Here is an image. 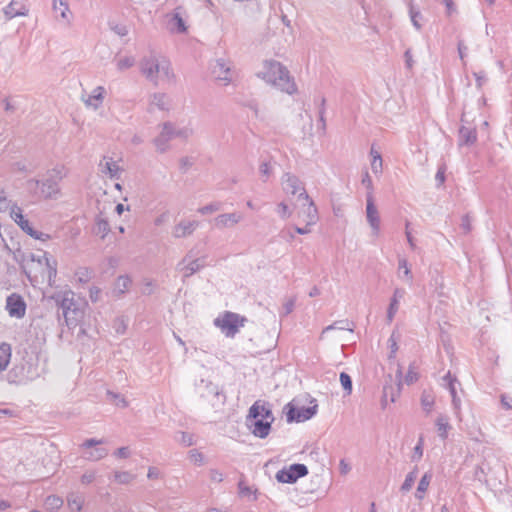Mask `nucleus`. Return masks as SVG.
<instances>
[{"label": "nucleus", "mask_w": 512, "mask_h": 512, "mask_svg": "<svg viewBox=\"0 0 512 512\" xmlns=\"http://www.w3.org/2000/svg\"><path fill=\"white\" fill-rule=\"evenodd\" d=\"M111 30L121 37L128 34V28L123 24L111 25Z\"/></svg>", "instance_id": "obj_59"}, {"label": "nucleus", "mask_w": 512, "mask_h": 512, "mask_svg": "<svg viewBox=\"0 0 512 512\" xmlns=\"http://www.w3.org/2000/svg\"><path fill=\"white\" fill-rule=\"evenodd\" d=\"M405 290L403 288H395L393 292V296L391 298L388 310H387V321L391 323L398 312L399 302L405 295Z\"/></svg>", "instance_id": "obj_22"}, {"label": "nucleus", "mask_w": 512, "mask_h": 512, "mask_svg": "<svg viewBox=\"0 0 512 512\" xmlns=\"http://www.w3.org/2000/svg\"><path fill=\"white\" fill-rule=\"evenodd\" d=\"M131 282L132 281L129 276H127V275L119 276L114 283L113 293L118 296L124 294L126 291H128V289L131 285Z\"/></svg>", "instance_id": "obj_30"}, {"label": "nucleus", "mask_w": 512, "mask_h": 512, "mask_svg": "<svg viewBox=\"0 0 512 512\" xmlns=\"http://www.w3.org/2000/svg\"><path fill=\"white\" fill-rule=\"evenodd\" d=\"M273 422L274 416L269 404L258 400L249 408L245 423L252 435L265 439L270 434Z\"/></svg>", "instance_id": "obj_4"}, {"label": "nucleus", "mask_w": 512, "mask_h": 512, "mask_svg": "<svg viewBox=\"0 0 512 512\" xmlns=\"http://www.w3.org/2000/svg\"><path fill=\"white\" fill-rule=\"evenodd\" d=\"M276 478L282 483H293L296 481L294 475L290 472L289 468L282 469L277 472Z\"/></svg>", "instance_id": "obj_43"}, {"label": "nucleus", "mask_w": 512, "mask_h": 512, "mask_svg": "<svg viewBox=\"0 0 512 512\" xmlns=\"http://www.w3.org/2000/svg\"><path fill=\"white\" fill-rule=\"evenodd\" d=\"M100 172L111 178V179H120L121 173L123 169L120 167L117 161H115L112 157H103V159L99 163Z\"/></svg>", "instance_id": "obj_17"}, {"label": "nucleus", "mask_w": 512, "mask_h": 512, "mask_svg": "<svg viewBox=\"0 0 512 512\" xmlns=\"http://www.w3.org/2000/svg\"><path fill=\"white\" fill-rule=\"evenodd\" d=\"M110 231V226L107 220L98 218L95 223L94 232L101 238H104Z\"/></svg>", "instance_id": "obj_37"}, {"label": "nucleus", "mask_w": 512, "mask_h": 512, "mask_svg": "<svg viewBox=\"0 0 512 512\" xmlns=\"http://www.w3.org/2000/svg\"><path fill=\"white\" fill-rule=\"evenodd\" d=\"M409 16L412 22V25L417 29L420 30L422 28V20L423 16L418 8H416L414 5H409Z\"/></svg>", "instance_id": "obj_33"}, {"label": "nucleus", "mask_w": 512, "mask_h": 512, "mask_svg": "<svg viewBox=\"0 0 512 512\" xmlns=\"http://www.w3.org/2000/svg\"><path fill=\"white\" fill-rule=\"evenodd\" d=\"M180 437L177 438V441L185 447L192 446L195 443L194 436L187 432H180Z\"/></svg>", "instance_id": "obj_48"}, {"label": "nucleus", "mask_w": 512, "mask_h": 512, "mask_svg": "<svg viewBox=\"0 0 512 512\" xmlns=\"http://www.w3.org/2000/svg\"><path fill=\"white\" fill-rule=\"evenodd\" d=\"M361 183L367 189L366 195H370L371 197H374V195H373L374 194L373 182H372V179H371V177H370V175H369V173L367 171L364 172L362 180H361Z\"/></svg>", "instance_id": "obj_47"}, {"label": "nucleus", "mask_w": 512, "mask_h": 512, "mask_svg": "<svg viewBox=\"0 0 512 512\" xmlns=\"http://www.w3.org/2000/svg\"><path fill=\"white\" fill-rule=\"evenodd\" d=\"M418 380V372L413 365L409 366L407 374L405 375L404 382L407 385H411Z\"/></svg>", "instance_id": "obj_50"}, {"label": "nucleus", "mask_w": 512, "mask_h": 512, "mask_svg": "<svg viewBox=\"0 0 512 512\" xmlns=\"http://www.w3.org/2000/svg\"><path fill=\"white\" fill-rule=\"evenodd\" d=\"M442 386L446 388L451 396L458 395L457 387L460 386V382L458 381L455 375H452L450 371H448L442 378Z\"/></svg>", "instance_id": "obj_26"}, {"label": "nucleus", "mask_w": 512, "mask_h": 512, "mask_svg": "<svg viewBox=\"0 0 512 512\" xmlns=\"http://www.w3.org/2000/svg\"><path fill=\"white\" fill-rule=\"evenodd\" d=\"M452 407L454 414L458 419H461V399L458 395L451 396Z\"/></svg>", "instance_id": "obj_52"}, {"label": "nucleus", "mask_w": 512, "mask_h": 512, "mask_svg": "<svg viewBox=\"0 0 512 512\" xmlns=\"http://www.w3.org/2000/svg\"><path fill=\"white\" fill-rule=\"evenodd\" d=\"M5 20L10 21L16 17H26L29 14V8L23 0H11L2 8Z\"/></svg>", "instance_id": "obj_14"}, {"label": "nucleus", "mask_w": 512, "mask_h": 512, "mask_svg": "<svg viewBox=\"0 0 512 512\" xmlns=\"http://www.w3.org/2000/svg\"><path fill=\"white\" fill-rule=\"evenodd\" d=\"M311 406L309 407H300L295 408L293 406H289V410L286 413L288 422H304L311 419L316 413L318 405L316 400L313 399L311 401Z\"/></svg>", "instance_id": "obj_11"}, {"label": "nucleus", "mask_w": 512, "mask_h": 512, "mask_svg": "<svg viewBox=\"0 0 512 512\" xmlns=\"http://www.w3.org/2000/svg\"><path fill=\"white\" fill-rule=\"evenodd\" d=\"M199 223L195 220H181L173 227L172 235L175 238H184L193 234Z\"/></svg>", "instance_id": "obj_19"}, {"label": "nucleus", "mask_w": 512, "mask_h": 512, "mask_svg": "<svg viewBox=\"0 0 512 512\" xmlns=\"http://www.w3.org/2000/svg\"><path fill=\"white\" fill-rule=\"evenodd\" d=\"M222 208V204L220 202H211L205 206H202L200 208H198L197 212L202 214V215H209V214H213L219 210H221Z\"/></svg>", "instance_id": "obj_42"}, {"label": "nucleus", "mask_w": 512, "mask_h": 512, "mask_svg": "<svg viewBox=\"0 0 512 512\" xmlns=\"http://www.w3.org/2000/svg\"><path fill=\"white\" fill-rule=\"evenodd\" d=\"M101 290L98 287H91L89 290V297L92 302H97L100 298Z\"/></svg>", "instance_id": "obj_64"}, {"label": "nucleus", "mask_w": 512, "mask_h": 512, "mask_svg": "<svg viewBox=\"0 0 512 512\" xmlns=\"http://www.w3.org/2000/svg\"><path fill=\"white\" fill-rule=\"evenodd\" d=\"M68 175L64 165H56L48 170L42 180L29 179L26 181V190L33 197L44 200H56L61 197L60 182Z\"/></svg>", "instance_id": "obj_1"}, {"label": "nucleus", "mask_w": 512, "mask_h": 512, "mask_svg": "<svg viewBox=\"0 0 512 512\" xmlns=\"http://www.w3.org/2000/svg\"><path fill=\"white\" fill-rule=\"evenodd\" d=\"M432 480V474L430 472H426L420 479L416 492L415 498L417 500H423L425 498L426 492L429 488V485Z\"/></svg>", "instance_id": "obj_24"}, {"label": "nucleus", "mask_w": 512, "mask_h": 512, "mask_svg": "<svg viewBox=\"0 0 512 512\" xmlns=\"http://www.w3.org/2000/svg\"><path fill=\"white\" fill-rule=\"evenodd\" d=\"M438 435L441 439L445 440L448 437V432L451 429L449 419L446 415H439L435 421Z\"/></svg>", "instance_id": "obj_27"}, {"label": "nucleus", "mask_w": 512, "mask_h": 512, "mask_svg": "<svg viewBox=\"0 0 512 512\" xmlns=\"http://www.w3.org/2000/svg\"><path fill=\"white\" fill-rule=\"evenodd\" d=\"M260 177L263 182H267L273 174V167L270 162L263 161L259 166Z\"/></svg>", "instance_id": "obj_40"}, {"label": "nucleus", "mask_w": 512, "mask_h": 512, "mask_svg": "<svg viewBox=\"0 0 512 512\" xmlns=\"http://www.w3.org/2000/svg\"><path fill=\"white\" fill-rule=\"evenodd\" d=\"M174 139L172 135V123L166 122L162 125L161 131L153 140L156 150L164 153L169 149V142Z\"/></svg>", "instance_id": "obj_16"}, {"label": "nucleus", "mask_w": 512, "mask_h": 512, "mask_svg": "<svg viewBox=\"0 0 512 512\" xmlns=\"http://www.w3.org/2000/svg\"><path fill=\"white\" fill-rule=\"evenodd\" d=\"M460 140L462 144L472 145L476 142L477 136L474 129L461 127L459 130Z\"/></svg>", "instance_id": "obj_32"}, {"label": "nucleus", "mask_w": 512, "mask_h": 512, "mask_svg": "<svg viewBox=\"0 0 512 512\" xmlns=\"http://www.w3.org/2000/svg\"><path fill=\"white\" fill-rule=\"evenodd\" d=\"M96 479V471L89 470L83 473V475L80 478V481L84 485H88L92 483Z\"/></svg>", "instance_id": "obj_53"}, {"label": "nucleus", "mask_w": 512, "mask_h": 512, "mask_svg": "<svg viewBox=\"0 0 512 512\" xmlns=\"http://www.w3.org/2000/svg\"><path fill=\"white\" fill-rule=\"evenodd\" d=\"M340 383H341L343 389L345 390L346 394L350 395L352 393L351 377L347 373L341 372L340 373Z\"/></svg>", "instance_id": "obj_46"}, {"label": "nucleus", "mask_w": 512, "mask_h": 512, "mask_svg": "<svg viewBox=\"0 0 512 512\" xmlns=\"http://www.w3.org/2000/svg\"><path fill=\"white\" fill-rule=\"evenodd\" d=\"M417 475H418V469H417V467H415L412 471H410L406 475L405 480L400 487L401 492L406 493L412 489L414 482L417 478Z\"/></svg>", "instance_id": "obj_34"}, {"label": "nucleus", "mask_w": 512, "mask_h": 512, "mask_svg": "<svg viewBox=\"0 0 512 512\" xmlns=\"http://www.w3.org/2000/svg\"><path fill=\"white\" fill-rule=\"evenodd\" d=\"M44 504L47 510L55 511L63 506V499L57 495H49Z\"/></svg>", "instance_id": "obj_35"}, {"label": "nucleus", "mask_w": 512, "mask_h": 512, "mask_svg": "<svg viewBox=\"0 0 512 512\" xmlns=\"http://www.w3.org/2000/svg\"><path fill=\"white\" fill-rule=\"evenodd\" d=\"M172 135L174 138L188 139L193 135V129L190 127H176L172 124Z\"/></svg>", "instance_id": "obj_38"}, {"label": "nucleus", "mask_w": 512, "mask_h": 512, "mask_svg": "<svg viewBox=\"0 0 512 512\" xmlns=\"http://www.w3.org/2000/svg\"><path fill=\"white\" fill-rule=\"evenodd\" d=\"M461 228L465 233H469L472 230L471 219L468 215L462 217Z\"/></svg>", "instance_id": "obj_61"}, {"label": "nucleus", "mask_w": 512, "mask_h": 512, "mask_svg": "<svg viewBox=\"0 0 512 512\" xmlns=\"http://www.w3.org/2000/svg\"><path fill=\"white\" fill-rule=\"evenodd\" d=\"M256 76L265 83L292 95L297 92V86L288 69L276 60H264Z\"/></svg>", "instance_id": "obj_3"}, {"label": "nucleus", "mask_w": 512, "mask_h": 512, "mask_svg": "<svg viewBox=\"0 0 512 512\" xmlns=\"http://www.w3.org/2000/svg\"><path fill=\"white\" fill-rule=\"evenodd\" d=\"M114 480L119 484H129L134 476L128 471H114Z\"/></svg>", "instance_id": "obj_41"}, {"label": "nucleus", "mask_w": 512, "mask_h": 512, "mask_svg": "<svg viewBox=\"0 0 512 512\" xmlns=\"http://www.w3.org/2000/svg\"><path fill=\"white\" fill-rule=\"evenodd\" d=\"M283 190L291 195L298 194L299 199H303L307 201L308 203V210H307V216H309V224H315L318 216H317V208L313 202V200L310 198V196L307 194L303 183L297 177L296 175L292 173H285L282 176L281 179Z\"/></svg>", "instance_id": "obj_5"}, {"label": "nucleus", "mask_w": 512, "mask_h": 512, "mask_svg": "<svg viewBox=\"0 0 512 512\" xmlns=\"http://www.w3.org/2000/svg\"><path fill=\"white\" fill-rule=\"evenodd\" d=\"M170 107V98L167 94L157 92L149 98V109L150 111L160 110L166 111Z\"/></svg>", "instance_id": "obj_20"}, {"label": "nucleus", "mask_w": 512, "mask_h": 512, "mask_svg": "<svg viewBox=\"0 0 512 512\" xmlns=\"http://www.w3.org/2000/svg\"><path fill=\"white\" fill-rule=\"evenodd\" d=\"M166 27L173 34H183L187 31L186 17L181 7L175 8L166 16Z\"/></svg>", "instance_id": "obj_10"}, {"label": "nucleus", "mask_w": 512, "mask_h": 512, "mask_svg": "<svg viewBox=\"0 0 512 512\" xmlns=\"http://www.w3.org/2000/svg\"><path fill=\"white\" fill-rule=\"evenodd\" d=\"M204 267V262L200 258H193L187 254L178 264L177 271H179L184 278L192 276Z\"/></svg>", "instance_id": "obj_13"}, {"label": "nucleus", "mask_w": 512, "mask_h": 512, "mask_svg": "<svg viewBox=\"0 0 512 512\" xmlns=\"http://www.w3.org/2000/svg\"><path fill=\"white\" fill-rule=\"evenodd\" d=\"M423 456V438L420 437L417 445L414 447L412 459L418 461Z\"/></svg>", "instance_id": "obj_54"}, {"label": "nucleus", "mask_w": 512, "mask_h": 512, "mask_svg": "<svg viewBox=\"0 0 512 512\" xmlns=\"http://www.w3.org/2000/svg\"><path fill=\"white\" fill-rule=\"evenodd\" d=\"M421 406L423 410L429 414L433 410L435 404V396L431 390H424L421 394Z\"/></svg>", "instance_id": "obj_31"}, {"label": "nucleus", "mask_w": 512, "mask_h": 512, "mask_svg": "<svg viewBox=\"0 0 512 512\" xmlns=\"http://www.w3.org/2000/svg\"><path fill=\"white\" fill-rule=\"evenodd\" d=\"M245 318L233 312H225L214 320V325L219 328L226 337H234L239 329L244 326Z\"/></svg>", "instance_id": "obj_6"}, {"label": "nucleus", "mask_w": 512, "mask_h": 512, "mask_svg": "<svg viewBox=\"0 0 512 512\" xmlns=\"http://www.w3.org/2000/svg\"><path fill=\"white\" fill-rule=\"evenodd\" d=\"M105 95V88L103 86H97L90 94L82 95L81 99L88 109L96 111L102 106Z\"/></svg>", "instance_id": "obj_15"}, {"label": "nucleus", "mask_w": 512, "mask_h": 512, "mask_svg": "<svg viewBox=\"0 0 512 512\" xmlns=\"http://www.w3.org/2000/svg\"><path fill=\"white\" fill-rule=\"evenodd\" d=\"M288 468L296 480L308 474V469L304 464H292Z\"/></svg>", "instance_id": "obj_44"}, {"label": "nucleus", "mask_w": 512, "mask_h": 512, "mask_svg": "<svg viewBox=\"0 0 512 512\" xmlns=\"http://www.w3.org/2000/svg\"><path fill=\"white\" fill-rule=\"evenodd\" d=\"M212 72L215 79L223 86H227L232 83L235 76V71L233 70L230 61L224 58H219L215 61Z\"/></svg>", "instance_id": "obj_7"}, {"label": "nucleus", "mask_w": 512, "mask_h": 512, "mask_svg": "<svg viewBox=\"0 0 512 512\" xmlns=\"http://www.w3.org/2000/svg\"><path fill=\"white\" fill-rule=\"evenodd\" d=\"M366 219L371 228L373 237H379L381 233V219L378 208L374 203V197L366 195Z\"/></svg>", "instance_id": "obj_9"}, {"label": "nucleus", "mask_w": 512, "mask_h": 512, "mask_svg": "<svg viewBox=\"0 0 512 512\" xmlns=\"http://www.w3.org/2000/svg\"><path fill=\"white\" fill-rule=\"evenodd\" d=\"M5 308L9 316L16 319L23 318L26 313V303L23 297L16 293L7 297Z\"/></svg>", "instance_id": "obj_12"}, {"label": "nucleus", "mask_w": 512, "mask_h": 512, "mask_svg": "<svg viewBox=\"0 0 512 512\" xmlns=\"http://www.w3.org/2000/svg\"><path fill=\"white\" fill-rule=\"evenodd\" d=\"M79 282L86 283L92 277V272L88 268H79L75 273Z\"/></svg>", "instance_id": "obj_49"}, {"label": "nucleus", "mask_w": 512, "mask_h": 512, "mask_svg": "<svg viewBox=\"0 0 512 512\" xmlns=\"http://www.w3.org/2000/svg\"><path fill=\"white\" fill-rule=\"evenodd\" d=\"M135 58L133 56H123L117 59L116 67L120 71L127 70L135 65Z\"/></svg>", "instance_id": "obj_39"}, {"label": "nucleus", "mask_w": 512, "mask_h": 512, "mask_svg": "<svg viewBox=\"0 0 512 512\" xmlns=\"http://www.w3.org/2000/svg\"><path fill=\"white\" fill-rule=\"evenodd\" d=\"M53 10L56 13V17H60L68 24L70 23L71 12L66 2L63 0H53Z\"/></svg>", "instance_id": "obj_23"}, {"label": "nucleus", "mask_w": 512, "mask_h": 512, "mask_svg": "<svg viewBox=\"0 0 512 512\" xmlns=\"http://www.w3.org/2000/svg\"><path fill=\"white\" fill-rule=\"evenodd\" d=\"M111 397L115 400V404L119 407L126 408L128 406V402L120 395L109 393Z\"/></svg>", "instance_id": "obj_63"}, {"label": "nucleus", "mask_w": 512, "mask_h": 512, "mask_svg": "<svg viewBox=\"0 0 512 512\" xmlns=\"http://www.w3.org/2000/svg\"><path fill=\"white\" fill-rule=\"evenodd\" d=\"M142 75L155 86L169 85L175 80L170 61L157 53H150L140 61Z\"/></svg>", "instance_id": "obj_2"}, {"label": "nucleus", "mask_w": 512, "mask_h": 512, "mask_svg": "<svg viewBox=\"0 0 512 512\" xmlns=\"http://www.w3.org/2000/svg\"><path fill=\"white\" fill-rule=\"evenodd\" d=\"M104 440L100 439H87L81 444V448L85 450L83 457L88 461H99L108 455V450L104 447H95L102 445Z\"/></svg>", "instance_id": "obj_8"}, {"label": "nucleus", "mask_w": 512, "mask_h": 512, "mask_svg": "<svg viewBox=\"0 0 512 512\" xmlns=\"http://www.w3.org/2000/svg\"><path fill=\"white\" fill-rule=\"evenodd\" d=\"M12 350L8 343L0 342V373L6 370L11 360Z\"/></svg>", "instance_id": "obj_25"}, {"label": "nucleus", "mask_w": 512, "mask_h": 512, "mask_svg": "<svg viewBox=\"0 0 512 512\" xmlns=\"http://www.w3.org/2000/svg\"><path fill=\"white\" fill-rule=\"evenodd\" d=\"M295 303H296L295 297H291L283 303L284 315H288L293 311Z\"/></svg>", "instance_id": "obj_57"}, {"label": "nucleus", "mask_w": 512, "mask_h": 512, "mask_svg": "<svg viewBox=\"0 0 512 512\" xmlns=\"http://www.w3.org/2000/svg\"><path fill=\"white\" fill-rule=\"evenodd\" d=\"M243 220L239 212L223 213L214 218V225L218 229L231 228Z\"/></svg>", "instance_id": "obj_18"}, {"label": "nucleus", "mask_w": 512, "mask_h": 512, "mask_svg": "<svg viewBox=\"0 0 512 512\" xmlns=\"http://www.w3.org/2000/svg\"><path fill=\"white\" fill-rule=\"evenodd\" d=\"M13 204L7 199L4 190L0 189V212L11 211Z\"/></svg>", "instance_id": "obj_51"}, {"label": "nucleus", "mask_w": 512, "mask_h": 512, "mask_svg": "<svg viewBox=\"0 0 512 512\" xmlns=\"http://www.w3.org/2000/svg\"><path fill=\"white\" fill-rule=\"evenodd\" d=\"M335 329L353 332V325L348 320L336 321L333 324L325 327L322 331V334Z\"/></svg>", "instance_id": "obj_36"}, {"label": "nucleus", "mask_w": 512, "mask_h": 512, "mask_svg": "<svg viewBox=\"0 0 512 512\" xmlns=\"http://www.w3.org/2000/svg\"><path fill=\"white\" fill-rule=\"evenodd\" d=\"M239 493L242 496H250L256 493V490H253L251 487L245 485L243 482H239Z\"/></svg>", "instance_id": "obj_60"}, {"label": "nucleus", "mask_w": 512, "mask_h": 512, "mask_svg": "<svg viewBox=\"0 0 512 512\" xmlns=\"http://www.w3.org/2000/svg\"><path fill=\"white\" fill-rule=\"evenodd\" d=\"M277 212L284 219L291 215V211L289 210L288 205L284 202H281L277 205Z\"/></svg>", "instance_id": "obj_56"}, {"label": "nucleus", "mask_w": 512, "mask_h": 512, "mask_svg": "<svg viewBox=\"0 0 512 512\" xmlns=\"http://www.w3.org/2000/svg\"><path fill=\"white\" fill-rule=\"evenodd\" d=\"M398 272V275L401 279L407 281L408 283H412L413 274L406 258L401 257L398 259Z\"/></svg>", "instance_id": "obj_29"}, {"label": "nucleus", "mask_w": 512, "mask_h": 512, "mask_svg": "<svg viewBox=\"0 0 512 512\" xmlns=\"http://www.w3.org/2000/svg\"><path fill=\"white\" fill-rule=\"evenodd\" d=\"M382 169H383V160L382 159H378L377 157H376V159H371V170L374 174H376V175L381 174Z\"/></svg>", "instance_id": "obj_55"}, {"label": "nucleus", "mask_w": 512, "mask_h": 512, "mask_svg": "<svg viewBox=\"0 0 512 512\" xmlns=\"http://www.w3.org/2000/svg\"><path fill=\"white\" fill-rule=\"evenodd\" d=\"M189 460L195 465L201 466L204 464V455L197 449H192L188 452Z\"/></svg>", "instance_id": "obj_45"}, {"label": "nucleus", "mask_w": 512, "mask_h": 512, "mask_svg": "<svg viewBox=\"0 0 512 512\" xmlns=\"http://www.w3.org/2000/svg\"><path fill=\"white\" fill-rule=\"evenodd\" d=\"M10 217L25 233L29 234V232L32 231L33 227L30 225L29 221L24 217L22 209L18 205H12Z\"/></svg>", "instance_id": "obj_21"}, {"label": "nucleus", "mask_w": 512, "mask_h": 512, "mask_svg": "<svg viewBox=\"0 0 512 512\" xmlns=\"http://www.w3.org/2000/svg\"><path fill=\"white\" fill-rule=\"evenodd\" d=\"M84 498L82 495L71 492L67 495V505L71 511L80 512L83 508Z\"/></svg>", "instance_id": "obj_28"}, {"label": "nucleus", "mask_w": 512, "mask_h": 512, "mask_svg": "<svg viewBox=\"0 0 512 512\" xmlns=\"http://www.w3.org/2000/svg\"><path fill=\"white\" fill-rule=\"evenodd\" d=\"M445 167L444 166H441L438 168V171L435 175V180L437 182L438 185H443L444 182H445Z\"/></svg>", "instance_id": "obj_62"}, {"label": "nucleus", "mask_w": 512, "mask_h": 512, "mask_svg": "<svg viewBox=\"0 0 512 512\" xmlns=\"http://www.w3.org/2000/svg\"><path fill=\"white\" fill-rule=\"evenodd\" d=\"M28 235L31 236L34 239H37V240H40V241H43V242H45V241H47V240H49L51 238L49 234L37 231V230H35L33 228H32V231H30Z\"/></svg>", "instance_id": "obj_58"}]
</instances>
